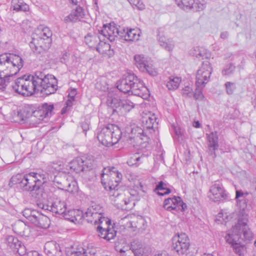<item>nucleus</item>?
Segmentation results:
<instances>
[{
    "mask_svg": "<svg viewBox=\"0 0 256 256\" xmlns=\"http://www.w3.org/2000/svg\"><path fill=\"white\" fill-rule=\"evenodd\" d=\"M248 194V192L236 191V199L240 211L237 223L227 231L225 236L226 242L232 246L234 252L240 256L244 251V246L240 244L241 240H250L252 238V233L248 226V215L246 210Z\"/></svg>",
    "mask_w": 256,
    "mask_h": 256,
    "instance_id": "f257e3e1",
    "label": "nucleus"
},
{
    "mask_svg": "<svg viewBox=\"0 0 256 256\" xmlns=\"http://www.w3.org/2000/svg\"><path fill=\"white\" fill-rule=\"evenodd\" d=\"M61 165L54 164L49 166L46 172L40 173L30 172L23 176L22 186L24 190L27 191L36 190L40 186L48 181L54 182L60 184L62 189L72 192L76 189V182L74 178L68 176L64 178L62 181L59 180L60 178L58 172L62 170Z\"/></svg>",
    "mask_w": 256,
    "mask_h": 256,
    "instance_id": "f03ea898",
    "label": "nucleus"
},
{
    "mask_svg": "<svg viewBox=\"0 0 256 256\" xmlns=\"http://www.w3.org/2000/svg\"><path fill=\"white\" fill-rule=\"evenodd\" d=\"M85 218L88 222L98 224L96 230L98 236L109 241L116 236V231L111 224L110 220L104 216L102 206L96 204L90 206L85 212Z\"/></svg>",
    "mask_w": 256,
    "mask_h": 256,
    "instance_id": "7ed1b4c3",
    "label": "nucleus"
},
{
    "mask_svg": "<svg viewBox=\"0 0 256 256\" xmlns=\"http://www.w3.org/2000/svg\"><path fill=\"white\" fill-rule=\"evenodd\" d=\"M24 62L18 55L5 53L0 55V72L8 80L17 74L23 66Z\"/></svg>",
    "mask_w": 256,
    "mask_h": 256,
    "instance_id": "20e7f679",
    "label": "nucleus"
},
{
    "mask_svg": "<svg viewBox=\"0 0 256 256\" xmlns=\"http://www.w3.org/2000/svg\"><path fill=\"white\" fill-rule=\"evenodd\" d=\"M118 34L116 24L110 23L104 24L102 30H98V34L95 33L88 34L85 36L84 42L90 48L96 49V47L100 40L106 38L110 42H113L116 38Z\"/></svg>",
    "mask_w": 256,
    "mask_h": 256,
    "instance_id": "39448f33",
    "label": "nucleus"
},
{
    "mask_svg": "<svg viewBox=\"0 0 256 256\" xmlns=\"http://www.w3.org/2000/svg\"><path fill=\"white\" fill-rule=\"evenodd\" d=\"M142 122L143 128L136 126H133L130 128L131 134L129 137L130 140H133L135 142L134 144V146L141 144V140L146 138L144 133L146 130H152L158 124L156 115L152 113L146 114L145 116H143Z\"/></svg>",
    "mask_w": 256,
    "mask_h": 256,
    "instance_id": "423d86ee",
    "label": "nucleus"
},
{
    "mask_svg": "<svg viewBox=\"0 0 256 256\" xmlns=\"http://www.w3.org/2000/svg\"><path fill=\"white\" fill-rule=\"evenodd\" d=\"M122 134V131L118 126L110 124L98 129L96 137L102 145L110 146L118 142Z\"/></svg>",
    "mask_w": 256,
    "mask_h": 256,
    "instance_id": "0eeeda50",
    "label": "nucleus"
},
{
    "mask_svg": "<svg viewBox=\"0 0 256 256\" xmlns=\"http://www.w3.org/2000/svg\"><path fill=\"white\" fill-rule=\"evenodd\" d=\"M34 75H24L16 80L12 88L16 92L24 96H29L37 92Z\"/></svg>",
    "mask_w": 256,
    "mask_h": 256,
    "instance_id": "6e6552de",
    "label": "nucleus"
},
{
    "mask_svg": "<svg viewBox=\"0 0 256 256\" xmlns=\"http://www.w3.org/2000/svg\"><path fill=\"white\" fill-rule=\"evenodd\" d=\"M35 78L37 92L49 95L56 92L58 88L57 80L51 74L44 75L41 72H36Z\"/></svg>",
    "mask_w": 256,
    "mask_h": 256,
    "instance_id": "1a4fd4ad",
    "label": "nucleus"
},
{
    "mask_svg": "<svg viewBox=\"0 0 256 256\" xmlns=\"http://www.w3.org/2000/svg\"><path fill=\"white\" fill-rule=\"evenodd\" d=\"M122 174L114 167H107L103 169L101 174V182L106 190H114L118 186Z\"/></svg>",
    "mask_w": 256,
    "mask_h": 256,
    "instance_id": "9d476101",
    "label": "nucleus"
},
{
    "mask_svg": "<svg viewBox=\"0 0 256 256\" xmlns=\"http://www.w3.org/2000/svg\"><path fill=\"white\" fill-rule=\"evenodd\" d=\"M54 107L52 104L44 103L40 106L37 110L30 113V122L34 125L40 124L45 118L52 115Z\"/></svg>",
    "mask_w": 256,
    "mask_h": 256,
    "instance_id": "9b49d317",
    "label": "nucleus"
},
{
    "mask_svg": "<svg viewBox=\"0 0 256 256\" xmlns=\"http://www.w3.org/2000/svg\"><path fill=\"white\" fill-rule=\"evenodd\" d=\"M190 246V240L186 234H178L172 238V248L178 254H187Z\"/></svg>",
    "mask_w": 256,
    "mask_h": 256,
    "instance_id": "f8f14e48",
    "label": "nucleus"
},
{
    "mask_svg": "<svg viewBox=\"0 0 256 256\" xmlns=\"http://www.w3.org/2000/svg\"><path fill=\"white\" fill-rule=\"evenodd\" d=\"M212 71L210 62L208 61L203 62L196 74V86L204 87L209 82Z\"/></svg>",
    "mask_w": 256,
    "mask_h": 256,
    "instance_id": "ddd939ff",
    "label": "nucleus"
},
{
    "mask_svg": "<svg viewBox=\"0 0 256 256\" xmlns=\"http://www.w3.org/2000/svg\"><path fill=\"white\" fill-rule=\"evenodd\" d=\"M163 206L167 210L178 215L182 214L186 208V204L183 202L179 196H174L166 199Z\"/></svg>",
    "mask_w": 256,
    "mask_h": 256,
    "instance_id": "4468645a",
    "label": "nucleus"
},
{
    "mask_svg": "<svg viewBox=\"0 0 256 256\" xmlns=\"http://www.w3.org/2000/svg\"><path fill=\"white\" fill-rule=\"evenodd\" d=\"M39 208L44 210H49L62 215L63 217L66 210V204L64 201H62L58 198H56L54 202L48 203L39 202L38 204Z\"/></svg>",
    "mask_w": 256,
    "mask_h": 256,
    "instance_id": "2eb2a0df",
    "label": "nucleus"
},
{
    "mask_svg": "<svg viewBox=\"0 0 256 256\" xmlns=\"http://www.w3.org/2000/svg\"><path fill=\"white\" fill-rule=\"evenodd\" d=\"M137 82L132 80V88L130 93L132 94L140 96L143 99H146L149 97V91L147 88L144 86L143 82L136 76ZM134 81H136L134 80Z\"/></svg>",
    "mask_w": 256,
    "mask_h": 256,
    "instance_id": "dca6fc26",
    "label": "nucleus"
},
{
    "mask_svg": "<svg viewBox=\"0 0 256 256\" xmlns=\"http://www.w3.org/2000/svg\"><path fill=\"white\" fill-rule=\"evenodd\" d=\"M52 34L50 30L48 28L45 27L42 29H38L36 30L32 36H34V40L36 44H38V38L44 39V47L50 48L52 42Z\"/></svg>",
    "mask_w": 256,
    "mask_h": 256,
    "instance_id": "f3484780",
    "label": "nucleus"
},
{
    "mask_svg": "<svg viewBox=\"0 0 256 256\" xmlns=\"http://www.w3.org/2000/svg\"><path fill=\"white\" fill-rule=\"evenodd\" d=\"M118 31L116 37L119 36L121 38H124L126 41H137L139 40L141 31L139 28H120L118 29L116 26Z\"/></svg>",
    "mask_w": 256,
    "mask_h": 256,
    "instance_id": "a211bd4d",
    "label": "nucleus"
},
{
    "mask_svg": "<svg viewBox=\"0 0 256 256\" xmlns=\"http://www.w3.org/2000/svg\"><path fill=\"white\" fill-rule=\"evenodd\" d=\"M88 14L86 10L82 7L78 6L72 10L68 16L64 18V21L66 23L75 22L83 20L86 18Z\"/></svg>",
    "mask_w": 256,
    "mask_h": 256,
    "instance_id": "6ab92c4d",
    "label": "nucleus"
},
{
    "mask_svg": "<svg viewBox=\"0 0 256 256\" xmlns=\"http://www.w3.org/2000/svg\"><path fill=\"white\" fill-rule=\"evenodd\" d=\"M66 166L71 172H74L76 173L86 170L92 168V166L89 165L86 160H84L81 158H77L72 160Z\"/></svg>",
    "mask_w": 256,
    "mask_h": 256,
    "instance_id": "aec40b11",
    "label": "nucleus"
},
{
    "mask_svg": "<svg viewBox=\"0 0 256 256\" xmlns=\"http://www.w3.org/2000/svg\"><path fill=\"white\" fill-rule=\"evenodd\" d=\"M208 197L212 201L218 202L226 198V192L221 184H214L210 188Z\"/></svg>",
    "mask_w": 256,
    "mask_h": 256,
    "instance_id": "412c9836",
    "label": "nucleus"
},
{
    "mask_svg": "<svg viewBox=\"0 0 256 256\" xmlns=\"http://www.w3.org/2000/svg\"><path fill=\"white\" fill-rule=\"evenodd\" d=\"M137 82L136 78V76L132 73H128V75L124 78L120 80L118 83L117 88L121 92L124 93H128L130 94V90L132 88V80Z\"/></svg>",
    "mask_w": 256,
    "mask_h": 256,
    "instance_id": "4be33fe9",
    "label": "nucleus"
},
{
    "mask_svg": "<svg viewBox=\"0 0 256 256\" xmlns=\"http://www.w3.org/2000/svg\"><path fill=\"white\" fill-rule=\"evenodd\" d=\"M128 194L130 196V197L128 196V198H122V201L126 206L125 208L124 207L122 203L119 202V200L116 203L118 204H120L122 207V208L125 210L131 209L135 204L134 201L138 200L140 198L138 190L130 189L128 192Z\"/></svg>",
    "mask_w": 256,
    "mask_h": 256,
    "instance_id": "5701e85b",
    "label": "nucleus"
},
{
    "mask_svg": "<svg viewBox=\"0 0 256 256\" xmlns=\"http://www.w3.org/2000/svg\"><path fill=\"white\" fill-rule=\"evenodd\" d=\"M8 246L14 251H16L20 255L26 253L25 246L18 240L17 238L12 236H8L6 238Z\"/></svg>",
    "mask_w": 256,
    "mask_h": 256,
    "instance_id": "b1692460",
    "label": "nucleus"
},
{
    "mask_svg": "<svg viewBox=\"0 0 256 256\" xmlns=\"http://www.w3.org/2000/svg\"><path fill=\"white\" fill-rule=\"evenodd\" d=\"M67 256H93L96 253L95 249H85L82 246L74 248L72 247L66 249Z\"/></svg>",
    "mask_w": 256,
    "mask_h": 256,
    "instance_id": "393cba45",
    "label": "nucleus"
},
{
    "mask_svg": "<svg viewBox=\"0 0 256 256\" xmlns=\"http://www.w3.org/2000/svg\"><path fill=\"white\" fill-rule=\"evenodd\" d=\"M64 218L76 224L82 222L84 218H85V214L80 210H71L66 212Z\"/></svg>",
    "mask_w": 256,
    "mask_h": 256,
    "instance_id": "a878e982",
    "label": "nucleus"
},
{
    "mask_svg": "<svg viewBox=\"0 0 256 256\" xmlns=\"http://www.w3.org/2000/svg\"><path fill=\"white\" fill-rule=\"evenodd\" d=\"M143 224L144 220L142 218H138L134 215H130L122 218L121 224L126 228H136L139 226L138 223Z\"/></svg>",
    "mask_w": 256,
    "mask_h": 256,
    "instance_id": "bb28decb",
    "label": "nucleus"
},
{
    "mask_svg": "<svg viewBox=\"0 0 256 256\" xmlns=\"http://www.w3.org/2000/svg\"><path fill=\"white\" fill-rule=\"evenodd\" d=\"M44 251L48 256H62V251L59 244L54 241L48 242L46 243Z\"/></svg>",
    "mask_w": 256,
    "mask_h": 256,
    "instance_id": "cd10ccee",
    "label": "nucleus"
},
{
    "mask_svg": "<svg viewBox=\"0 0 256 256\" xmlns=\"http://www.w3.org/2000/svg\"><path fill=\"white\" fill-rule=\"evenodd\" d=\"M30 108L28 106L18 108L16 111L13 112V118L15 122H20L25 118H30Z\"/></svg>",
    "mask_w": 256,
    "mask_h": 256,
    "instance_id": "c85d7f7f",
    "label": "nucleus"
},
{
    "mask_svg": "<svg viewBox=\"0 0 256 256\" xmlns=\"http://www.w3.org/2000/svg\"><path fill=\"white\" fill-rule=\"evenodd\" d=\"M109 40L105 38L99 42L98 46L96 47V50L104 56L110 57L114 54V51L110 48V44L108 42Z\"/></svg>",
    "mask_w": 256,
    "mask_h": 256,
    "instance_id": "c756f323",
    "label": "nucleus"
},
{
    "mask_svg": "<svg viewBox=\"0 0 256 256\" xmlns=\"http://www.w3.org/2000/svg\"><path fill=\"white\" fill-rule=\"evenodd\" d=\"M32 223L40 228H47L50 225V220L48 216L40 214L38 212Z\"/></svg>",
    "mask_w": 256,
    "mask_h": 256,
    "instance_id": "7c9ffc66",
    "label": "nucleus"
},
{
    "mask_svg": "<svg viewBox=\"0 0 256 256\" xmlns=\"http://www.w3.org/2000/svg\"><path fill=\"white\" fill-rule=\"evenodd\" d=\"M122 100L114 92H109L108 95L107 105L114 109L121 107Z\"/></svg>",
    "mask_w": 256,
    "mask_h": 256,
    "instance_id": "2f4dec72",
    "label": "nucleus"
},
{
    "mask_svg": "<svg viewBox=\"0 0 256 256\" xmlns=\"http://www.w3.org/2000/svg\"><path fill=\"white\" fill-rule=\"evenodd\" d=\"M38 44L35 42L34 40V36H32V40L30 43V46L32 50L37 54H40L43 51L48 50L50 48L44 47V39L43 38H38Z\"/></svg>",
    "mask_w": 256,
    "mask_h": 256,
    "instance_id": "473e14b6",
    "label": "nucleus"
},
{
    "mask_svg": "<svg viewBox=\"0 0 256 256\" xmlns=\"http://www.w3.org/2000/svg\"><path fill=\"white\" fill-rule=\"evenodd\" d=\"M134 64L142 72H144L146 64L150 62L147 57L143 54H137L134 56Z\"/></svg>",
    "mask_w": 256,
    "mask_h": 256,
    "instance_id": "72a5a7b5",
    "label": "nucleus"
},
{
    "mask_svg": "<svg viewBox=\"0 0 256 256\" xmlns=\"http://www.w3.org/2000/svg\"><path fill=\"white\" fill-rule=\"evenodd\" d=\"M158 40L160 46L168 51H172L174 46L172 40L167 39L164 36L158 34Z\"/></svg>",
    "mask_w": 256,
    "mask_h": 256,
    "instance_id": "f704fd0d",
    "label": "nucleus"
},
{
    "mask_svg": "<svg viewBox=\"0 0 256 256\" xmlns=\"http://www.w3.org/2000/svg\"><path fill=\"white\" fill-rule=\"evenodd\" d=\"M207 139L208 142V146L210 150L214 151L218 148V136L216 132H211L206 134Z\"/></svg>",
    "mask_w": 256,
    "mask_h": 256,
    "instance_id": "c9c22d12",
    "label": "nucleus"
},
{
    "mask_svg": "<svg viewBox=\"0 0 256 256\" xmlns=\"http://www.w3.org/2000/svg\"><path fill=\"white\" fill-rule=\"evenodd\" d=\"M11 8L16 12H28L29 10V6L22 0H12Z\"/></svg>",
    "mask_w": 256,
    "mask_h": 256,
    "instance_id": "e433bc0d",
    "label": "nucleus"
},
{
    "mask_svg": "<svg viewBox=\"0 0 256 256\" xmlns=\"http://www.w3.org/2000/svg\"><path fill=\"white\" fill-rule=\"evenodd\" d=\"M192 54L198 58H202V59H209L211 57L210 52L202 48L196 47L194 48Z\"/></svg>",
    "mask_w": 256,
    "mask_h": 256,
    "instance_id": "4c0bfd02",
    "label": "nucleus"
},
{
    "mask_svg": "<svg viewBox=\"0 0 256 256\" xmlns=\"http://www.w3.org/2000/svg\"><path fill=\"white\" fill-rule=\"evenodd\" d=\"M181 82V78L178 76H170L166 83V86L169 90L177 89Z\"/></svg>",
    "mask_w": 256,
    "mask_h": 256,
    "instance_id": "58836bf2",
    "label": "nucleus"
},
{
    "mask_svg": "<svg viewBox=\"0 0 256 256\" xmlns=\"http://www.w3.org/2000/svg\"><path fill=\"white\" fill-rule=\"evenodd\" d=\"M176 2L180 8L188 10L192 9L194 0H176Z\"/></svg>",
    "mask_w": 256,
    "mask_h": 256,
    "instance_id": "ea45409f",
    "label": "nucleus"
},
{
    "mask_svg": "<svg viewBox=\"0 0 256 256\" xmlns=\"http://www.w3.org/2000/svg\"><path fill=\"white\" fill-rule=\"evenodd\" d=\"M120 256H136L134 250H132L130 246L126 244L120 248H118Z\"/></svg>",
    "mask_w": 256,
    "mask_h": 256,
    "instance_id": "a19ab883",
    "label": "nucleus"
},
{
    "mask_svg": "<svg viewBox=\"0 0 256 256\" xmlns=\"http://www.w3.org/2000/svg\"><path fill=\"white\" fill-rule=\"evenodd\" d=\"M232 216L231 214L225 210H222L218 214L216 217V220L220 222H225L226 224L229 221Z\"/></svg>",
    "mask_w": 256,
    "mask_h": 256,
    "instance_id": "79ce46f5",
    "label": "nucleus"
},
{
    "mask_svg": "<svg viewBox=\"0 0 256 256\" xmlns=\"http://www.w3.org/2000/svg\"><path fill=\"white\" fill-rule=\"evenodd\" d=\"M155 190L158 191V194L160 196H164L170 192V189L166 188V184L162 181L160 182L156 186Z\"/></svg>",
    "mask_w": 256,
    "mask_h": 256,
    "instance_id": "37998d69",
    "label": "nucleus"
},
{
    "mask_svg": "<svg viewBox=\"0 0 256 256\" xmlns=\"http://www.w3.org/2000/svg\"><path fill=\"white\" fill-rule=\"evenodd\" d=\"M206 2L204 0H194L192 9L196 11H200L206 7Z\"/></svg>",
    "mask_w": 256,
    "mask_h": 256,
    "instance_id": "c03bdc74",
    "label": "nucleus"
},
{
    "mask_svg": "<svg viewBox=\"0 0 256 256\" xmlns=\"http://www.w3.org/2000/svg\"><path fill=\"white\" fill-rule=\"evenodd\" d=\"M142 158L138 154H133L128 160L127 163L130 166H138L140 163Z\"/></svg>",
    "mask_w": 256,
    "mask_h": 256,
    "instance_id": "a18cd8bd",
    "label": "nucleus"
},
{
    "mask_svg": "<svg viewBox=\"0 0 256 256\" xmlns=\"http://www.w3.org/2000/svg\"><path fill=\"white\" fill-rule=\"evenodd\" d=\"M25 228V224L22 222L18 221L14 224L13 229L15 232L18 234L24 235L26 234V232L24 228Z\"/></svg>",
    "mask_w": 256,
    "mask_h": 256,
    "instance_id": "49530a36",
    "label": "nucleus"
},
{
    "mask_svg": "<svg viewBox=\"0 0 256 256\" xmlns=\"http://www.w3.org/2000/svg\"><path fill=\"white\" fill-rule=\"evenodd\" d=\"M23 176L22 175L18 174L12 177L10 181V185L12 186L18 184H20L21 187L22 186Z\"/></svg>",
    "mask_w": 256,
    "mask_h": 256,
    "instance_id": "de8ad7c7",
    "label": "nucleus"
},
{
    "mask_svg": "<svg viewBox=\"0 0 256 256\" xmlns=\"http://www.w3.org/2000/svg\"><path fill=\"white\" fill-rule=\"evenodd\" d=\"M76 94V88H70L68 94V99L66 102V105H67V106H72Z\"/></svg>",
    "mask_w": 256,
    "mask_h": 256,
    "instance_id": "09e8293b",
    "label": "nucleus"
},
{
    "mask_svg": "<svg viewBox=\"0 0 256 256\" xmlns=\"http://www.w3.org/2000/svg\"><path fill=\"white\" fill-rule=\"evenodd\" d=\"M73 58V56H70V54L65 52L60 57V61L61 62L65 64L66 65H70L72 64V60Z\"/></svg>",
    "mask_w": 256,
    "mask_h": 256,
    "instance_id": "8fccbe9b",
    "label": "nucleus"
},
{
    "mask_svg": "<svg viewBox=\"0 0 256 256\" xmlns=\"http://www.w3.org/2000/svg\"><path fill=\"white\" fill-rule=\"evenodd\" d=\"M36 213L37 212L34 211L32 212L30 209H26L23 212V215L28 220L32 222L34 220L35 216H36Z\"/></svg>",
    "mask_w": 256,
    "mask_h": 256,
    "instance_id": "3c124183",
    "label": "nucleus"
},
{
    "mask_svg": "<svg viewBox=\"0 0 256 256\" xmlns=\"http://www.w3.org/2000/svg\"><path fill=\"white\" fill-rule=\"evenodd\" d=\"M235 68V66L232 64L226 65L222 70V75L227 76H231L234 73Z\"/></svg>",
    "mask_w": 256,
    "mask_h": 256,
    "instance_id": "603ef678",
    "label": "nucleus"
},
{
    "mask_svg": "<svg viewBox=\"0 0 256 256\" xmlns=\"http://www.w3.org/2000/svg\"><path fill=\"white\" fill-rule=\"evenodd\" d=\"M144 72H148L150 76H156L158 72L157 70L154 66L153 64L150 62L146 64V69Z\"/></svg>",
    "mask_w": 256,
    "mask_h": 256,
    "instance_id": "864d4df0",
    "label": "nucleus"
},
{
    "mask_svg": "<svg viewBox=\"0 0 256 256\" xmlns=\"http://www.w3.org/2000/svg\"><path fill=\"white\" fill-rule=\"evenodd\" d=\"M134 106V104L129 100H122L121 107L126 112H129Z\"/></svg>",
    "mask_w": 256,
    "mask_h": 256,
    "instance_id": "5fc2aeb1",
    "label": "nucleus"
},
{
    "mask_svg": "<svg viewBox=\"0 0 256 256\" xmlns=\"http://www.w3.org/2000/svg\"><path fill=\"white\" fill-rule=\"evenodd\" d=\"M110 191V196L111 197L112 200H114L115 202H116L121 197H123L122 196L120 193L118 189L116 188L114 190H108ZM122 202H124L122 200Z\"/></svg>",
    "mask_w": 256,
    "mask_h": 256,
    "instance_id": "6e6d98bb",
    "label": "nucleus"
},
{
    "mask_svg": "<svg viewBox=\"0 0 256 256\" xmlns=\"http://www.w3.org/2000/svg\"><path fill=\"white\" fill-rule=\"evenodd\" d=\"M226 92L228 94H232L236 89V84L234 82H227L224 84Z\"/></svg>",
    "mask_w": 256,
    "mask_h": 256,
    "instance_id": "4d7b16f0",
    "label": "nucleus"
},
{
    "mask_svg": "<svg viewBox=\"0 0 256 256\" xmlns=\"http://www.w3.org/2000/svg\"><path fill=\"white\" fill-rule=\"evenodd\" d=\"M132 6H135L138 10H142L145 8L144 3L140 0H128Z\"/></svg>",
    "mask_w": 256,
    "mask_h": 256,
    "instance_id": "13d9d810",
    "label": "nucleus"
},
{
    "mask_svg": "<svg viewBox=\"0 0 256 256\" xmlns=\"http://www.w3.org/2000/svg\"><path fill=\"white\" fill-rule=\"evenodd\" d=\"M204 87H198V86H196V92H195V93H194V98L196 100H202L204 98V96L202 94V89Z\"/></svg>",
    "mask_w": 256,
    "mask_h": 256,
    "instance_id": "bf43d9fd",
    "label": "nucleus"
},
{
    "mask_svg": "<svg viewBox=\"0 0 256 256\" xmlns=\"http://www.w3.org/2000/svg\"><path fill=\"white\" fill-rule=\"evenodd\" d=\"M182 94L186 96H192V89L189 86H185L182 90Z\"/></svg>",
    "mask_w": 256,
    "mask_h": 256,
    "instance_id": "052dcab7",
    "label": "nucleus"
},
{
    "mask_svg": "<svg viewBox=\"0 0 256 256\" xmlns=\"http://www.w3.org/2000/svg\"><path fill=\"white\" fill-rule=\"evenodd\" d=\"M7 80L8 79L4 78L3 74L0 72V90H2L5 88Z\"/></svg>",
    "mask_w": 256,
    "mask_h": 256,
    "instance_id": "680f3d73",
    "label": "nucleus"
},
{
    "mask_svg": "<svg viewBox=\"0 0 256 256\" xmlns=\"http://www.w3.org/2000/svg\"><path fill=\"white\" fill-rule=\"evenodd\" d=\"M174 130L175 132V134L178 136V137L182 136L183 134V132L180 128L178 126H174Z\"/></svg>",
    "mask_w": 256,
    "mask_h": 256,
    "instance_id": "e2e57ef3",
    "label": "nucleus"
},
{
    "mask_svg": "<svg viewBox=\"0 0 256 256\" xmlns=\"http://www.w3.org/2000/svg\"><path fill=\"white\" fill-rule=\"evenodd\" d=\"M134 251L136 256H144L145 254L143 249L142 248L135 250Z\"/></svg>",
    "mask_w": 256,
    "mask_h": 256,
    "instance_id": "0e129e2a",
    "label": "nucleus"
},
{
    "mask_svg": "<svg viewBox=\"0 0 256 256\" xmlns=\"http://www.w3.org/2000/svg\"><path fill=\"white\" fill-rule=\"evenodd\" d=\"M82 128L84 132H86L89 130V122H85L82 124Z\"/></svg>",
    "mask_w": 256,
    "mask_h": 256,
    "instance_id": "69168bd1",
    "label": "nucleus"
},
{
    "mask_svg": "<svg viewBox=\"0 0 256 256\" xmlns=\"http://www.w3.org/2000/svg\"><path fill=\"white\" fill-rule=\"evenodd\" d=\"M154 256H169L168 254L166 251L159 252Z\"/></svg>",
    "mask_w": 256,
    "mask_h": 256,
    "instance_id": "338daca9",
    "label": "nucleus"
},
{
    "mask_svg": "<svg viewBox=\"0 0 256 256\" xmlns=\"http://www.w3.org/2000/svg\"><path fill=\"white\" fill-rule=\"evenodd\" d=\"M28 256H41L36 251H32L28 254Z\"/></svg>",
    "mask_w": 256,
    "mask_h": 256,
    "instance_id": "774afa93",
    "label": "nucleus"
}]
</instances>
